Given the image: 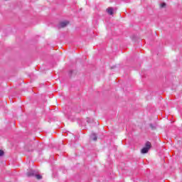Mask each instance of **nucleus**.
Masks as SVG:
<instances>
[{"label":"nucleus","mask_w":182,"mask_h":182,"mask_svg":"<svg viewBox=\"0 0 182 182\" xmlns=\"http://www.w3.org/2000/svg\"><path fill=\"white\" fill-rule=\"evenodd\" d=\"M150 149H151V143L147 141L145 146L141 149V153H142V154H146V153L149 152Z\"/></svg>","instance_id":"f257e3e1"},{"label":"nucleus","mask_w":182,"mask_h":182,"mask_svg":"<svg viewBox=\"0 0 182 182\" xmlns=\"http://www.w3.org/2000/svg\"><path fill=\"white\" fill-rule=\"evenodd\" d=\"M68 25H69V21H64L60 23V24L58 25V28H65L68 26Z\"/></svg>","instance_id":"f03ea898"},{"label":"nucleus","mask_w":182,"mask_h":182,"mask_svg":"<svg viewBox=\"0 0 182 182\" xmlns=\"http://www.w3.org/2000/svg\"><path fill=\"white\" fill-rule=\"evenodd\" d=\"M33 176H35V171L33 170H30L28 172H27V176L28 177H32Z\"/></svg>","instance_id":"7ed1b4c3"},{"label":"nucleus","mask_w":182,"mask_h":182,"mask_svg":"<svg viewBox=\"0 0 182 182\" xmlns=\"http://www.w3.org/2000/svg\"><path fill=\"white\" fill-rule=\"evenodd\" d=\"M107 14H109V15H113V8L109 7L107 9Z\"/></svg>","instance_id":"20e7f679"},{"label":"nucleus","mask_w":182,"mask_h":182,"mask_svg":"<svg viewBox=\"0 0 182 182\" xmlns=\"http://www.w3.org/2000/svg\"><path fill=\"white\" fill-rule=\"evenodd\" d=\"M92 140H94V141H96L97 140V136L95 135V134H92L91 135Z\"/></svg>","instance_id":"39448f33"},{"label":"nucleus","mask_w":182,"mask_h":182,"mask_svg":"<svg viewBox=\"0 0 182 182\" xmlns=\"http://www.w3.org/2000/svg\"><path fill=\"white\" fill-rule=\"evenodd\" d=\"M36 178H37V180H41V178H42V176L41 175H35Z\"/></svg>","instance_id":"423d86ee"},{"label":"nucleus","mask_w":182,"mask_h":182,"mask_svg":"<svg viewBox=\"0 0 182 182\" xmlns=\"http://www.w3.org/2000/svg\"><path fill=\"white\" fill-rule=\"evenodd\" d=\"M161 8H166V3H162L160 5Z\"/></svg>","instance_id":"0eeeda50"},{"label":"nucleus","mask_w":182,"mask_h":182,"mask_svg":"<svg viewBox=\"0 0 182 182\" xmlns=\"http://www.w3.org/2000/svg\"><path fill=\"white\" fill-rule=\"evenodd\" d=\"M4 156V151L0 150V157H2Z\"/></svg>","instance_id":"6e6552de"},{"label":"nucleus","mask_w":182,"mask_h":182,"mask_svg":"<svg viewBox=\"0 0 182 182\" xmlns=\"http://www.w3.org/2000/svg\"><path fill=\"white\" fill-rule=\"evenodd\" d=\"M89 120H90V119L88 118L87 119V122L89 123Z\"/></svg>","instance_id":"1a4fd4ad"}]
</instances>
